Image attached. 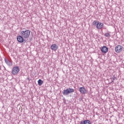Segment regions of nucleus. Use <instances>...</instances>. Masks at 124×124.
<instances>
[{
    "label": "nucleus",
    "mask_w": 124,
    "mask_h": 124,
    "mask_svg": "<svg viewBox=\"0 0 124 124\" xmlns=\"http://www.w3.org/2000/svg\"><path fill=\"white\" fill-rule=\"evenodd\" d=\"M31 34V31L30 30H26V31H22L20 32V35L22 36L25 39L27 38H29L30 37V35Z\"/></svg>",
    "instance_id": "obj_1"
},
{
    "label": "nucleus",
    "mask_w": 124,
    "mask_h": 124,
    "mask_svg": "<svg viewBox=\"0 0 124 124\" xmlns=\"http://www.w3.org/2000/svg\"><path fill=\"white\" fill-rule=\"evenodd\" d=\"M74 93V89L73 88H68L66 90H64L62 92V94L63 95H68L69 93Z\"/></svg>",
    "instance_id": "obj_2"
},
{
    "label": "nucleus",
    "mask_w": 124,
    "mask_h": 124,
    "mask_svg": "<svg viewBox=\"0 0 124 124\" xmlns=\"http://www.w3.org/2000/svg\"><path fill=\"white\" fill-rule=\"evenodd\" d=\"M20 71V68L18 66H15L12 69V74L15 75Z\"/></svg>",
    "instance_id": "obj_3"
},
{
    "label": "nucleus",
    "mask_w": 124,
    "mask_h": 124,
    "mask_svg": "<svg viewBox=\"0 0 124 124\" xmlns=\"http://www.w3.org/2000/svg\"><path fill=\"white\" fill-rule=\"evenodd\" d=\"M123 46L121 45H118L115 47V52L116 53H121L123 51Z\"/></svg>",
    "instance_id": "obj_4"
},
{
    "label": "nucleus",
    "mask_w": 124,
    "mask_h": 124,
    "mask_svg": "<svg viewBox=\"0 0 124 124\" xmlns=\"http://www.w3.org/2000/svg\"><path fill=\"white\" fill-rule=\"evenodd\" d=\"M17 40L18 42H19V43H23L24 41H26V40L24 39L23 36L21 35L19 36H17Z\"/></svg>",
    "instance_id": "obj_5"
},
{
    "label": "nucleus",
    "mask_w": 124,
    "mask_h": 124,
    "mask_svg": "<svg viewBox=\"0 0 124 124\" xmlns=\"http://www.w3.org/2000/svg\"><path fill=\"white\" fill-rule=\"evenodd\" d=\"M104 26V24H103V23L101 22H98V23L96 25V29H97L98 30H101V29L103 28Z\"/></svg>",
    "instance_id": "obj_6"
},
{
    "label": "nucleus",
    "mask_w": 124,
    "mask_h": 124,
    "mask_svg": "<svg viewBox=\"0 0 124 124\" xmlns=\"http://www.w3.org/2000/svg\"><path fill=\"white\" fill-rule=\"evenodd\" d=\"M79 91L80 93H83V94L87 93V90H86V88H85V87H80Z\"/></svg>",
    "instance_id": "obj_7"
},
{
    "label": "nucleus",
    "mask_w": 124,
    "mask_h": 124,
    "mask_svg": "<svg viewBox=\"0 0 124 124\" xmlns=\"http://www.w3.org/2000/svg\"><path fill=\"white\" fill-rule=\"evenodd\" d=\"M58 48H59V47L56 44H53L50 46V48L52 51H57V50H58Z\"/></svg>",
    "instance_id": "obj_8"
},
{
    "label": "nucleus",
    "mask_w": 124,
    "mask_h": 124,
    "mask_svg": "<svg viewBox=\"0 0 124 124\" xmlns=\"http://www.w3.org/2000/svg\"><path fill=\"white\" fill-rule=\"evenodd\" d=\"M80 124H91V121H90L89 120H85L84 121H80Z\"/></svg>",
    "instance_id": "obj_9"
},
{
    "label": "nucleus",
    "mask_w": 124,
    "mask_h": 124,
    "mask_svg": "<svg viewBox=\"0 0 124 124\" xmlns=\"http://www.w3.org/2000/svg\"><path fill=\"white\" fill-rule=\"evenodd\" d=\"M101 51L103 53H107L108 52V47L106 46H103L101 49Z\"/></svg>",
    "instance_id": "obj_10"
},
{
    "label": "nucleus",
    "mask_w": 124,
    "mask_h": 124,
    "mask_svg": "<svg viewBox=\"0 0 124 124\" xmlns=\"http://www.w3.org/2000/svg\"><path fill=\"white\" fill-rule=\"evenodd\" d=\"M5 62L9 66H11V65H12V63L8 60L5 59Z\"/></svg>",
    "instance_id": "obj_11"
},
{
    "label": "nucleus",
    "mask_w": 124,
    "mask_h": 124,
    "mask_svg": "<svg viewBox=\"0 0 124 124\" xmlns=\"http://www.w3.org/2000/svg\"><path fill=\"white\" fill-rule=\"evenodd\" d=\"M38 84L39 85V86H41L42 85V84H43V81H42V80L41 79H39L38 80Z\"/></svg>",
    "instance_id": "obj_12"
},
{
    "label": "nucleus",
    "mask_w": 124,
    "mask_h": 124,
    "mask_svg": "<svg viewBox=\"0 0 124 124\" xmlns=\"http://www.w3.org/2000/svg\"><path fill=\"white\" fill-rule=\"evenodd\" d=\"M98 23V22H97V21L94 20V21L93 22V26H96V25H97Z\"/></svg>",
    "instance_id": "obj_13"
},
{
    "label": "nucleus",
    "mask_w": 124,
    "mask_h": 124,
    "mask_svg": "<svg viewBox=\"0 0 124 124\" xmlns=\"http://www.w3.org/2000/svg\"><path fill=\"white\" fill-rule=\"evenodd\" d=\"M105 36H106V37H110L111 35H110V34L109 33H106L105 34Z\"/></svg>",
    "instance_id": "obj_14"
},
{
    "label": "nucleus",
    "mask_w": 124,
    "mask_h": 124,
    "mask_svg": "<svg viewBox=\"0 0 124 124\" xmlns=\"http://www.w3.org/2000/svg\"><path fill=\"white\" fill-rule=\"evenodd\" d=\"M116 79V78L114 77L113 78V80H115Z\"/></svg>",
    "instance_id": "obj_15"
}]
</instances>
